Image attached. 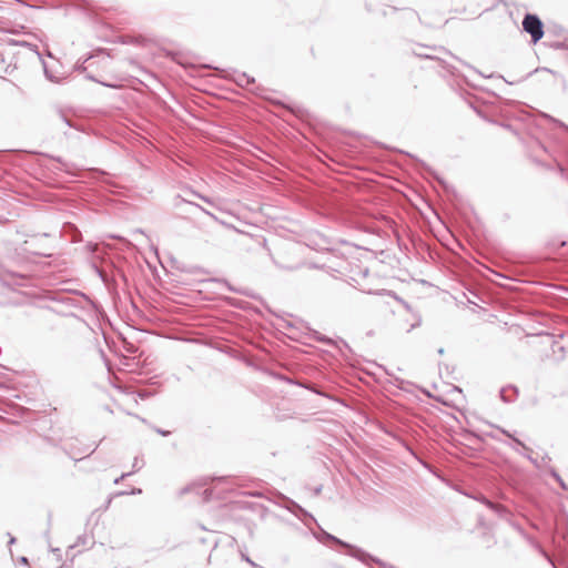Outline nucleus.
<instances>
[{
    "label": "nucleus",
    "instance_id": "39448f33",
    "mask_svg": "<svg viewBox=\"0 0 568 568\" xmlns=\"http://www.w3.org/2000/svg\"><path fill=\"white\" fill-rule=\"evenodd\" d=\"M93 267H94L97 275L103 282V284L108 288L111 296L113 298H118L119 297L118 283H116L114 276H111L110 263L106 264L105 267H99L97 265H93Z\"/></svg>",
    "mask_w": 568,
    "mask_h": 568
},
{
    "label": "nucleus",
    "instance_id": "393cba45",
    "mask_svg": "<svg viewBox=\"0 0 568 568\" xmlns=\"http://www.w3.org/2000/svg\"><path fill=\"white\" fill-rule=\"evenodd\" d=\"M181 201H182V202H184V203H186V204H189V205L194 206L195 209H199V210L203 211L204 213H206V214H209V215H211V216H213L210 212H207L206 210H204L201 205H199V204H196V203H193V202H191V201H186V200H184V199H181Z\"/></svg>",
    "mask_w": 568,
    "mask_h": 568
},
{
    "label": "nucleus",
    "instance_id": "7ed1b4c3",
    "mask_svg": "<svg viewBox=\"0 0 568 568\" xmlns=\"http://www.w3.org/2000/svg\"><path fill=\"white\" fill-rule=\"evenodd\" d=\"M49 300L70 310H85L92 304L91 298L80 291L52 292Z\"/></svg>",
    "mask_w": 568,
    "mask_h": 568
},
{
    "label": "nucleus",
    "instance_id": "412c9836",
    "mask_svg": "<svg viewBox=\"0 0 568 568\" xmlns=\"http://www.w3.org/2000/svg\"><path fill=\"white\" fill-rule=\"evenodd\" d=\"M59 119L69 128H77L74 123H72L71 120L62 112L59 113Z\"/></svg>",
    "mask_w": 568,
    "mask_h": 568
},
{
    "label": "nucleus",
    "instance_id": "7c9ffc66",
    "mask_svg": "<svg viewBox=\"0 0 568 568\" xmlns=\"http://www.w3.org/2000/svg\"><path fill=\"white\" fill-rule=\"evenodd\" d=\"M192 194H194L195 196L200 197L201 200H203V201H204V202H206V203H211V200H210L209 197H206V196H204V195H201V194H199V193H197V192H195V191H192Z\"/></svg>",
    "mask_w": 568,
    "mask_h": 568
},
{
    "label": "nucleus",
    "instance_id": "49530a36",
    "mask_svg": "<svg viewBox=\"0 0 568 568\" xmlns=\"http://www.w3.org/2000/svg\"><path fill=\"white\" fill-rule=\"evenodd\" d=\"M467 68H470L471 71H475V68L470 67V64H467Z\"/></svg>",
    "mask_w": 568,
    "mask_h": 568
},
{
    "label": "nucleus",
    "instance_id": "37998d69",
    "mask_svg": "<svg viewBox=\"0 0 568 568\" xmlns=\"http://www.w3.org/2000/svg\"><path fill=\"white\" fill-rule=\"evenodd\" d=\"M402 302H403L404 306H405L407 310H409V305H408V303H406V302H404V301H402Z\"/></svg>",
    "mask_w": 568,
    "mask_h": 568
},
{
    "label": "nucleus",
    "instance_id": "c03bdc74",
    "mask_svg": "<svg viewBox=\"0 0 568 568\" xmlns=\"http://www.w3.org/2000/svg\"><path fill=\"white\" fill-rule=\"evenodd\" d=\"M437 352H438L439 355H443L444 354V348H439Z\"/></svg>",
    "mask_w": 568,
    "mask_h": 568
},
{
    "label": "nucleus",
    "instance_id": "0eeeda50",
    "mask_svg": "<svg viewBox=\"0 0 568 568\" xmlns=\"http://www.w3.org/2000/svg\"><path fill=\"white\" fill-rule=\"evenodd\" d=\"M476 499L479 500L481 504H484L491 511H494L499 518H501V519L508 521L509 524H511L513 526H515L511 521L514 515L507 507H505L501 504L491 501L484 495L476 497Z\"/></svg>",
    "mask_w": 568,
    "mask_h": 568
},
{
    "label": "nucleus",
    "instance_id": "f03ea898",
    "mask_svg": "<svg viewBox=\"0 0 568 568\" xmlns=\"http://www.w3.org/2000/svg\"><path fill=\"white\" fill-rule=\"evenodd\" d=\"M405 52L410 53L417 58L420 59H427V60H436L439 62L440 67L448 71L452 75L459 77L457 70L455 67L448 64L446 61H444L439 54H450V52L442 47V45H428L417 42L407 41L405 47Z\"/></svg>",
    "mask_w": 568,
    "mask_h": 568
},
{
    "label": "nucleus",
    "instance_id": "423d86ee",
    "mask_svg": "<svg viewBox=\"0 0 568 568\" xmlns=\"http://www.w3.org/2000/svg\"><path fill=\"white\" fill-rule=\"evenodd\" d=\"M284 508L297 517L307 527L311 523H316V519L311 513L291 498H285Z\"/></svg>",
    "mask_w": 568,
    "mask_h": 568
},
{
    "label": "nucleus",
    "instance_id": "9d476101",
    "mask_svg": "<svg viewBox=\"0 0 568 568\" xmlns=\"http://www.w3.org/2000/svg\"><path fill=\"white\" fill-rule=\"evenodd\" d=\"M499 395L503 402L513 403L517 399L519 390L515 385H507L500 388Z\"/></svg>",
    "mask_w": 568,
    "mask_h": 568
},
{
    "label": "nucleus",
    "instance_id": "f8f14e48",
    "mask_svg": "<svg viewBox=\"0 0 568 568\" xmlns=\"http://www.w3.org/2000/svg\"><path fill=\"white\" fill-rule=\"evenodd\" d=\"M110 267H111V276H114L116 282H118V278H120L121 282L123 283L124 288H128L129 287V278H128L125 272L123 271V268L115 265L113 262H110Z\"/></svg>",
    "mask_w": 568,
    "mask_h": 568
},
{
    "label": "nucleus",
    "instance_id": "de8ad7c7",
    "mask_svg": "<svg viewBox=\"0 0 568 568\" xmlns=\"http://www.w3.org/2000/svg\"><path fill=\"white\" fill-rule=\"evenodd\" d=\"M467 68H470L471 71H475V68L470 67V64H467Z\"/></svg>",
    "mask_w": 568,
    "mask_h": 568
},
{
    "label": "nucleus",
    "instance_id": "6e6552de",
    "mask_svg": "<svg viewBox=\"0 0 568 568\" xmlns=\"http://www.w3.org/2000/svg\"><path fill=\"white\" fill-rule=\"evenodd\" d=\"M495 427H496V429H497L500 434H503V435L507 436V437L511 440V443H506V442H505V444H506V445H508V446H509L511 449H514L516 453L521 454L523 456H525V457H526L527 459H529L531 463L536 464V460L531 457V455H530V454H524V453L520 450V448H523L524 450H526V452H528V453H530V452H531V449H530L529 447H527V446L525 445V443H523L519 438H517L514 434H511V433H510V432H508L507 429H505V428H503V427H499V426H495Z\"/></svg>",
    "mask_w": 568,
    "mask_h": 568
},
{
    "label": "nucleus",
    "instance_id": "4be33fe9",
    "mask_svg": "<svg viewBox=\"0 0 568 568\" xmlns=\"http://www.w3.org/2000/svg\"><path fill=\"white\" fill-rule=\"evenodd\" d=\"M85 78H87V79H89V80H91V81L98 82V83H100V84H102V85H104V87H106V88H114V85H113V84L108 83V82L100 81V80L95 79L92 74H89V73H88V74L85 75Z\"/></svg>",
    "mask_w": 568,
    "mask_h": 568
},
{
    "label": "nucleus",
    "instance_id": "9b49d317",
    "mask_svg": "<svg viewBox=\"0 0 568 568\" xmlns=\"http://www.w3.org/2000/svg\"><path fill=\"white\" fill-rule=\"evenodd\" d=\"M14 43L18 44V45H21V47H26L29 50L36 52L38 54L39 59L42 62L43 71H44V74H45L47 79H49L51 81L54 80V77L50 73V71L47 68L45 61L42 59L40 52L38 51V45L37 44H33V43H30V42H27V41H16Z\"/></svg>",
    "mask_w": 568,
    "mask_h": 568
},
{
    "label": "nucleus",
    "instance_id": "473e14b6",
    "mask_svg": "<svg viewBox=\"0 0 568 568\" xmlns=\"http://www.w3.org/2000/svg\"><path fill=\"white\" fill-rule=\"evenodd\" d=\"M277 376H278L280 379L285 381L288 384H295V382H293L290 377H286V376H283V375H277Z\"/></svg>",
    "mask_w": 568,
    "mask_h": 568
},
{
    "label": "nucleus",
    "instance_id": "58836bf2",
    "mask_svg": "<svg viewBox=\"0 0 568 568\" xmlns=\"http://www.w3.org/2000/svg\"><path fill=\"white\" fill-rule=\"evenodd\" d=\"M14 542H16V538L11 536V537H10V540H9V544H10V545H12V544H14Z\"/></svg>",
    "mask_w": 568,
    "mask_h": 568
},
{
    "label": "nucleus",
    "instance_id": "09e8293b",
    "mask_svg": "<svg viewBox=\"0 0 568 568\" xmlns=\"http://www.w3.org/2000/svg\"><path fill=\"white\" fill-rule=\"evenodd\" d=\"M392 9H393V11H398V10H399V9H398V8H396V7H393Z\"/></svg>",
    "mask_w": 568,
    "mask_h": 568
},
{
    "label": "nucleus",
    "instance_id": "aec40b11",
    "mask_svg": "<svg viewBox=\"0 0 568 568\" xmlns=\"http://www.w3.org/2000/svg\"><path fill=\"white\" fill-rule=\"evenodd\" d=\"M202 494H203V499L205 501H209L213 498L214 488H205Z\"/></svg>",
    "mask_w": 568,
    "mask_h": 568
},
{
    "label": "nucleus",
    "instance_id": "ea45409f",
    "mask_svg": "<svg viewBox=\"0 0 568 568\" xmlns=\"http://www.w3.org/2000/svg\"><path fill=\"white\" fill-rule=\"evenodd\" d=\"M111 500H112V498H111V497H110V498H109V499L106 500V505H105V508H108V507L110 506V504H111Z\"/></svg>",
    "mask_w": 568,
    "mask_h": 568
},
{
    "label": "nucleus",
    "instance_id": "a211bd4d",
    "mask_svg": "<svg viewBox=\"0 0 568 568\" xmlns=\"http://www.w3.org/2000/svg\"><path fill=\"white\" fill-rule=\"evenodd\" d=\"M135 394L141 399H148V398L154 396L156 394V392L155 390H150V389H146V388H142V389L135 390Z\"/></svg>",
    "mask_w": 568,
    "mask_h": 568
},
{
    "label": "nucleus",
    "instance_id": "e433bc0d",
    "mask_svg": "<svg viewBox=\"0 0 568 568\" xmlns=\"http://www.w3.org/2000/svg\"><path fill=\"white\" fill-rule=\"evenodd\" d=\"M321 491H322V485L317 486V487L314 489V494H315V495H318Z\"/></svg>",
    "mask_w": 568,
    "mask_h": 568
},
{
    "label": "nucleus",
    "instance_id": "f3484780",
    "mask_svg": "<svg viewBox=\"0 0 568 568\" xmlns=\"http://www.w3.org/2000/svg\"><path fill=\"white\" fill-rule=\"evenodd\" d=\"M91 544H92V537H90L89 535H82V536L78 537V540L73 547H78V546L88 547Z\"/></svg>",
    "mask_w": 568,
    "mask_h": 568
},
{
    "label": "nucleus",
    "instance_id": "c9c22d12",
    "mask_svg": "<svg viewBox=\"0 0 568 568\" xmlns=\"http://www.w3.org/2000/svg\"><path fill=\"white\" fill-rule=\"evenodd\" d=\"M317 339H318L320 342H323V343H326V344H329V343H331V338L325 337V336L318 337Z\"/></svg>",
    "mask_w": 568,
    "mask_h": 568
},
{
    "label": "nucleus",
    "instance_id": "f704fd0d",
    "mask_svg": "<svg viewBox=\"0 0 568 568\" xmlns=\"http://www.w3.org/2000/svg\"><path fill=\"white\" fill-rule=\"evenodd\" d=\"M19 562H20L21 565H29V560H28V558H27V557H24V556H22V557H20V558H19Z\"/></svg>",
    "mask_w": 568,
    "mask_h": 568
},
{
    "label": "nucleus",
    "instance_id": "2eb2a0df",
    "mask_svg": "<svg viewBox=\"0 0 568 568\" xmlns=\"http://www.w3.org/2000/svg\"><path fill=\"white\" fill-rule=\"evenodd\" d=\"M405 12V19L407 21L417 20L420 24L423 23L422 18L419 17L418 12L414 9H404Z\"/></svg>",
    "mask_w": 568,
    "mask_h": 568
},
{
    "label": "nucleus",
    "instance_id": "4c0bfd02",
    "mask_svg": "<svg viewBox=\"0 0 568 568\" xmlns=\"http://www.w3.org/2000/svg\"><path fill=\"white\" fill-rule=\"evenodd\" d=\"M245 558V560L251 564L252 566H256L254 561H252L248 557L246 556H243Z\"/></svg>",
    "mask_w": 568,
    "mask_h": 568
},
{
    "label": "nucleus",
    "instance_id": "a18cd8bd",
    "mask_svg": "<svg viewBox=\"0 0 568 568\" xmlns=\"http://www.w3.org/2000/svg\"><path fill=\"white\" fill-rule=\"evenodd\" d=\"M467 68H470L471 71H475V68L470 67V64H467Z\"/></svg>",
    "mask_w": 568,
    "mask_h": 568
},
{
    "label": "nucleus",
    "instance_id": "79ce46f5",
    "mask_svg": "<svg viewBox=\"0 0 568 568\" xmlns=\"http://www.w3.org/2000/svg\"><path fill=\"white\" fill-rule=\"evenodd\" d=\"M138 466H139L138 458H135V460L133 463V467H138Z\"/></svg>",
    "mask_w": 568,
    "mask_h": 568
},
{
    "label": "nucleus",
    "instance_id": "b1692460",
    "mask_svg": "<svg viewBox=\"0 0 568 568\" xmlns=\"http://www.w3.org/2000/svg\"><path fill=\"white\" fill-rule=\"evenodd\" d=\"M141 493H142L141 488L133 487L129 494L130 495H140ZM126 494H128L126 491H119L115 494V496H122V495H126Z\"/></svg>",
    "mask_w": 568,
    "mask_h": 568
},
{
    "label": "nucleus",
    "instance_id": "ddd939ff",
    "mask_svg": "<svg viewBox=\"0 0 568 568\" xmlns=\"http://www.w3.org/2000/svg\"><path fill=\"white\" fill-rule=\"evenodd\" d=\"M408 156L413 158L416 162H417V165L418 168H420L423 171H425L426 173H428L429 175H432L434 179H436L442 185L446 186L445 182L443 179H440L438 176V174L430 168L428 166L425 162H423L422 160L413 156L412 154L409 153H406Z\"/></svg>",
    "mask_w": 568,
    "mask_h": 568
},
{
    "label": "nucleus",
    "instance_id": "a878e982",
    "mask_svg": "<svg viewBox=\"0 0 568 568\" xmlns=\"http://www.w3.org/2000/svg\"><path fill=\"white\" fill-rule=\"evenodd\" d=\"M92 55H89L82 63H78L75 69L79 71V72H84L87 70V68L84 67V63L91 59Z\"/></svg>",
    "mask_w": 568,
    "mask_h": 568
},
{
    "label": "nucleus",
    "instance_id": "dca6fc26",
    "mask_svg": "<svg viewBox=\"0 0 568 568\" xmlns=\"http://www.w3.org/2000/svg\"><path fill=\"white\" fill-rule=\"evenodd\" d=\"M48 158L57 161L60 165L57 168L58 170L60 171H64L67 173L70 172V165L68 162H65L64 160H62L60 156H53V155H47Z\"/></svg>",
    "mask_w": 568,
    "mask_h": 568
},
{
    "label": "nucleus",
    "instance_id": "72a5a7b5",
    "mask_svg": "<svg viewBox=\"0 0 568 568\" xmlns=\"http://www.w3.org/2000/svg\"><path fill=\"white\" fill-rule=\"evenodd\" d=\"M192 487L191 486H185L183 487L181 490H180V495H184V494H187L189 491H191Z\"/></svg>",
    "mask_w": 568,
    "mask_h": 568
},
{
    "label": "nucleus",
    "instance_id": "2f4dec72",
    "mask_svg": "<svg viewBox=\"0 0 568 568\" xmlns=\"http://www.w3.org/2000/svg\"><path fill=\"white\" fill-rule=\"evenodd\" d=\"M487 436L494 440L501 442L500 437L496 433H487Z\"/></svg>",
    "mask_w": 568,
    "mask_h": 568
},
{
    "label": "nucleus",
    "instance_id": "f257e3e1",
    "mask_svg": "<svg viewBox=\"0 0 568 568\" xmlns=\"http://www.w3.org/2000/svg\"><path fill=\"white\" fill-rule=\"evenodd\" d=\"M314 536L320 542H322L326 546H331L332 548L338 550L339 552H343L353 558H356L357 560H359L364 564H369V562L382 564L378 558L366 552L364 549H362L357 546L351 545V544L339 539L338 537L325 531L322 528H320V532L314 534Z\"/></svg>",
    "mask_w": 568,
    "mask_h": 568
},
{
    "label": "nucleus",
    "instance_id": "1a4fd4ad",
    "mask_svg": "<svg viewBox=\"0 0 568 568\" xmlns=\"http://www.w3.org/2000/svg\"><path fill=\"white\" fill-rule=\"evenodd\" d=\"M225 72V78L227 79H232L237 85L246 89V90H250V91H254L255 89L253 88V85L255 84V79L251 75H248L247 73L245 72H240L237 70H232V74H230V71H226L224 70Z\"/></svg>",
    "mask_w": 568,
    "mask_h": 568
},
{
    "label": "nucleus",
    "instance_id": "c756f323",
    "mask_svg": "<svg viewBox=\"0 0 568 568\" xmlns=\"http://www.w3.org/2000/svg\"><path fill=\"white\" fill-rule=\"evenodd\" d=\"M365 7H366V10H367L368 12H375V11H376V9L374 8L373 3H372V2H369V1H366V2H365Z\"/></svg>",
    "mask_w": 568,
    "mask_h": 568
},
{
    "label": "nucleus",
    "instance_id": "20e7f679",
    "mask_svg": "<svg viewBox=\"0 0 568 568\" xmlns=\"http://www.w3.org/2000/svg\"><path fill=\"white\" fill-rule=\"evenodd\" d=\"M523 30L530 36L531 42L536 44L545 34L544 22L535 13H526L523 19Z\"/></svg>",
    "mask_w": 568,
    "mask_h": 568
},
{
    "label": "nucleus",
    "instance_id": "5701e85b",
    "mask_svg": "<svg viewBox=\"0 0 568 568\" xmlns=\"http://www.w3.org/2000/svg\"><path fill=\"white\" fill-rule=\"evenodd\" d=\"M214 480L217 484H230L231 481H233V477L232 476H222V477L214 478Z\"/></svg>",
    "mask_w": 568,
    "mask_h": 568
},
{
    "label": "nucleus",
    "instance_id": "a19ab883",
    "mask_svg": "<svg viewBox=\"0 0 568 568\" xmlns=\"http://www.w3.org/2000/svg\"><path fill=\"white\" fill-rule=\"evenodd\" d=\"M310 389H311V390H313L315 394L322 395V393H321V392H318V390H316V389H314V388H310Z\"/></svg>",
    "mask_w": 568,
    "mask_h": 568
},
{
    "label": "nucleus",
    "instance_id": "bb28decb",
    "mask_svg": "<svg viewBox=\"0 0 568 568\" xmlns=\"http://www.w3.org/2000/svg\"><path fill=\"white\" fill-rule=\"evenodd\" d=\"M154 430H155L159 435L164 436V437H166V436L171 435V432H170V430H165V429H162V428H159V427H154Z\"/></svg>",
    "mask_w": 568,
    "mask_h": 568
},
{
    "label": "nucleus",
    "instance_id": "c85d7f7f",
    "mask_svg": "<svg viewBox=\"0 0 568 568\" xmlns=\"http://www.w3.org/2000/svg\"><path fill=\"white\" fill-rule=\"evenodd\" d=\"M130 475H131V473H124V474H122L120 477H118V478H115V479H114V484H115V485L120 484V481H121V480H123L125 477H128V476H130Z\"/></svg>",
    "mask_w": 568,
    "mask_h": 568
},
{
    "label": "nucleus",
    "instance_id": "cd10ccee",
    "mask_svg": "<svg viewBox=\"0 0 568 568\" xmlns=\"http://www.w3.org/2000/svg\"><path fill=\"white\" fill-rule=\"evenodd\" d=\"M420 323H422V318H420V316H418V317H417V320H416V322H415V323H413V324L410 325V327L407 329V332L409 333L412 329H414V328H416L417 326H419V325H420Z\"/></svg>",
    "mask_w": 568,
    "mask_h": 568
},
{
    "label": "nucleus",
    "instance_id": "6ab92c4d",
    "mask_svg": "<svg viewBox=\"0 0 568 568\" xmlns=\"http://www.w3.org/2000/svg\"><path fill=\"white\" fill-rule=\"evenodd\" d=\"M550 475H551V477H552V478H555V479H556V481L560 485V487H561L562 489H565V490H567V489H568V487H567L566 483L562 480V478L560 477V475L557 473V470H556V469H551V470H550Z\"/></svg>",
    "mask_w": 568,
    "mask_h": 568
},
{
    "label": "nucleus",
    "instance_id": "4468645a",
    "mask_svg": "<svg viewBox=\"0 0 568 568\" xmlns=\"http://www.w3.org/2000/svg\"><path fill=\"white\" fill-rule=\"evenodd\" d=\"M210 281L224 285L229 292L239 293L245 296H252L246 290L234 287L225 278H211Z\"/></svg>",
    "mask_w": 568,
    "mask_h": 568
}]
</instances>
